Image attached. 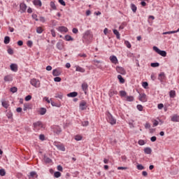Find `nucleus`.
Instances as JSON below:
<instances>
[{
	"mask_svg": "<svg viewBox=\"0 0 179 179\" xmlns=\"http://www.w3.org/2000/svg\"><path fill=\"white\" fill-rule=\"evenodd\" d=\"M107 121L110 123V125H115L117 124V120L113 117V115L110 112H107Z\"/></svg>",
	"mask_w": 179,
	"mask_h": 179,
	"instance_id": "1",
	"label": "nucleus"
},
{
	"mask_svg": "<svg viewBox=\"0 0 179 179\" xmlns=\"http://www.w3.org/2000/svg\"><path fill=\"white\" fill-rule=\"evenodd\" d=\"M34 131H40L41 128H44V125L41 122H36L33 124Z\"/></svg>",
	"mask_w": 179,
	"mask_h": 179,
	"instance_id": "2",
	"label": "nucleus"
},
{
	"mask_svg": "<svg viewBox=\"0 0 179 179\" xmlns=\"http://www.w3.org/2000/svg\"><path fill=\"white\" fill-rule=\"evenodd\" d=\"M153 50L154 51H156L157 54H159V55H162V57H166L167 55V52L166 51L161 50L156 46L153 47Z\"/></svg>",
	"mask_w": 179,
	"mask_h": 179,
	"instance_id": "3",
	"label": "nucleus"
},
{
	"mask_svg": "<svg viewBox=\"0 0 179 179\" xmlns=\"http://www.w3.org/2000/svg\"><path fill=\"white\" fill-rule=\"evenodd\" d=\"M30 83L34 87H40V80L33 78L31 80Z\"/></svg>",
	"mask_w": 179,
	"mask_h": 179,
	"instance_id": "4",
	"label": "nucleus"
},
{
	"mask_svg": "<svg viewBox=\"0 0 179 179\" xmlns=\"http://www.w3.org/2000/svg\"><path fill=\"white\" fill-rule=\"evenodd\" d=\"M86 108H87V103H86L85 101H81V102L80 103V110L83 111L86 110Z\"/></svg>",
	"mask_w": 179,
	"mask_h": 179,
	"instance_id": "5",
	"label": "nucleus"
},
{
	"mask_svg": "<svg viewBox=\"0 0 179 179\" xmlns=\"http://www.w3.org/2000/svg\"><path fill=\"white\" fill-rule=\"evenodd\" d=\"M116 71L118 73H120V75H126L127 74V71L122 67H120V66L116 67Z\"/></svg>",
	"mask_w": 179,
	"mask_h": 179,
	"instance_id": "6",
	"label": "nucleus"
},
{
	"mask_svg": "<svg viewBox=\"0 0 179 179\" xmlns=\"http://www.w3.org/2000/svg\"><path fill=\"white\" fill-rule=\"evenodd\" d=\"M82 90L84 92L85 94H87V89H89V85H87V83H83L81 85Z\"/></svg>",
	"mask_w": 179,
	"mask_h": 179,
	"instance_id": "7",
	"label": "nucleus"
},
{
	"mask_svg": "<svg viewBox=\"0 0 179 179\" xmlns=\"http://www.w3.org/2000/svg\"><path fill=\"white\" fill-rule=\"evenodd\" d=\"M139 100H140V101H142L143 103H146V101H148V98L146 97V94H140Z\"/></svg>",
	"mask_w": 179,
	"mask_h": 179,
	"instance_id": "8",
	"label": "nucleus"
},
{
	"mask_svg": "<svg viewBox=\"0 0 179 179\" xmlns=\"http://www.w3.org/2000/svg\"><path fill=\"white\" fill-rule=\"evenodd\" d=\"M171 121L173 122H179V115H173L171 117Z\"/></svg>",
	"mask_w": 179,
	"mask_h": 179,
	"instance_id": "9",
	"label": "nucleus"
},
{
	"mask_svg": "<svg viewBox=\"0 0 179 179\" xmlns=\"http://www.w3.org/2000/svg\"><path fill=\"white\" fill-rule=\"evenodd\" d=\"M10 68L13 71V72H17V64H11Z\"/></svg>",
	"mask_w": 179,
	"mask_h": 179,
	"instance_id": "10",
	"label": "nucleus"
},
{
	"mask_svg": "<svg viewBox=\"0 0 179 179\" xmlns=\"http://www.w3.org/2000/svg\"><path fill=\"white\" fill-rule=\"evenodd\" d=\"M57 30L61 33H66L68 31V28L66 27H59Z\"/></svg>",
	"mask_w": 179,
	"mask_h": 179,
	"instance_id": "11",
	"label": "nucleus"
},
{
	"mask_svg": "<svg viewBox=\"0 0 179 179\" xmlns=\"http://www.w3.org/2000/svg\"><path fill=\"white\" fill-rule=\"evenodd\" d=\"M20 8L22 12H26V9H27V6L24 3H21L20 5Z\"/></svg>",
	"mask_w": 179,
	"mask_h": 179,
	"instance_id": "12",
	"label": "nucleus"
},
{
	"mask_svg": "<svg viewBox=\"0 0 179 179\" xmlns=\"http://www.w3.org/2000/svg\"><path fill=\"white\" fill-rule=\"evenodd\" d=\"M4 80L5 82H12L13 78L10 75H8L4 77Z\"/></svg>",
	"mask_w": 179,
	"mask_h": 179,
	"instance_id": "13",
	"label": "nucleus"
},
{
	"mask_svg": "<svg viewBox=\"0 0 179 179\" xmlns=\"http://www.w3.org/2000/svg\"><path fill=\"white\" fill-rule=\"evenodd\" d=\"M34 5L35 6H42L43 3H41V0H34L33 1Z\"/></svg>",
	"mask_w": 179,
	"mask_h": 179,
	"instance_id": "14",
	"label": "nucleus"
},
{
	"mask_svg": "<svg viewBox=\"0 0 179 179\" xmlns=\"http://www.w3.org/2000/svg\"><path fill=\"white\" fill-rule=\"evenodd\" d=\"M110 59L113 64H117L118 62V59L115 56H110Z\"/></svg>",
	"mask_w": 179,
	"mask_h": 179,
	"instance_id": "15",
	"label": "nucleus"
},
{
	"mask_svg": "<svg viewBox=\"0 0 179 179\" xmlns=\"http://www.w3.org/2000/svg\"><path fill=\"white\" fill-rule=\"evenodd\" d=\"M53 76H59L61 75V71L58 69H54L52 71Z\"/></svg>",
	"mask_w": 179,
	"mask_h": 179,
	"instance_id": "16",
	"label": "nucleus"
},
{
	"mask_svg": "<svg viewBox=\"0 0 179 179\" xmlns=\"http://www.w3.org/2000/svg\"><path fill=\"white\" fill-rule=\"evenodd\" d=\"M76 71L77 72H81L82 73H84V72H85V69H83V68H82V67H80V66H77L76 67Z\"/></svg>",
	"mask_w": 179,
	"mask_h": 179,
	"instance_id": "17",
	"label": "nucleus"
},
{
	"mask_svg": "<svg viewBox=\"0 0 179 179\" xmlns=\"http://www.w3.org/2000/svg\"><path fill=\"white\" fill-rule=\"evenodd\" d=\"M158 79L159 80H161V82H163V80H164V79H166V76L164 75V73H161L159 75Z\"/></svg>",
	"mask_w": 179,
	"mask_h": 179,
	"instance_id": "18",
	"label": "nucleus"
},
{
	"mask_svg": "<svg viewBox=\"0 0 179 179\" xmlns=\"http://www.w3.org/2000/svg\"><path fill=\"white\" fill-rule=\"evenodd\" d=\"M117 92L114 90H110L108 92V95L110 96V97H113V96H114V94H117Z\"/></svg>",
	"mask_w": 179,
	"mask_h": 179,
	"instance_id": "19",
	"label": "nucleus"
},
{
	"mask_svg": "<svg viewBox=\"0 0 179 179\" xmlns=\"http://www.w3.org/2000/svg\"><path fill=\"white\" fill-rule=\"evenodd\" d=\"M144 152L145 155H150L152 153V149L150 148H145L144 149Z\"/></svg>",
	"mask_w": 179,
	"mask_h": 179,
	"instance_id": "20",
	"label": "nucleus"
},
{
	"mask_svg": "<svg viewBox=\"0 0 179 179\" xmlns=\"http://www.w3.org/2000/svg\"><path fill=\"white\" fill-rule=\"evenodd\" d=\"M131 9L134 12V13H136V10H137L138 8L136 7V6L135 4L131 3Z\"/></svg>",
	"mask_w": 179,
	"mask_h": 179,
	"instance_id": "21",
	"label": "nucleus"
},
{
	"mask_svg": "<svg viewBox=\"0 0 179 179\" xmlns=\"http://www.w3.org/2000/svg\"><path fill=\"white\" fill-rule=\"evenodd\" d=\"M76 96H78V92H71L67 94L68 97H76Z\"/></svg>",
	"mask_w": 179,
	"mask_h": 179,
	"instance_id": "22",
	"label": "nucleus"
},
{
	"mask_svg": "<svg viewBox=\"0 0 179 179\" xmlns=\"http://www.w3.org/2000/svg\"><path fill=\"white\" fill-rule=\"evenodd\" d=\"M56 147L59 150H62V152H65V147L63 145H57Z\"/></svg>",
	"mask_w": 179,
	"mask_h": 179,
	"instance_id": "23",
	"label": "nucleus"
},
{
	"mask_svg": "<svg viewBox=\"0 0 179 179\" xmlns=\"http://www.w3.org/2000/svg\"><path fill=\"white\" fill-rule=\"evenodd\" d=\"M117 79L120 80V83H125V80L124 79V78H122V75H118Z\"/></svg>",
	"mask_w": 179,
	"mask_h": 179,
	"instance_id": "24",
	"label": "nucleus"
},
{
	"mask_svg": "<svg viewBox=\"0 0 179 179\" xmlns=\"http://www.w3.org/2000/svg\"><path fill=\"white\" fill-rule=\"evenodd\" d=\"M113 34H115L118 40H120V32L118 31V30L114 29V30H113Z\"/></svg>",
	"mask_w": 179,
	"mask_h": 179,
	"instance_id": "25",
	"label": "nucleus"
},
{
	"mask_svg": "<svg viewBox=\"0 0 179 179\" xmlns=\"http://www.w3.org/2000/svg\"><path fill=\"white\" fill-rule=\"evenodd\" d=\"M50 8H51L53 10H57V6L55 5V3H54V1H51V2H50Z\"/></svg>",
	"mask_w": 179,
	"mask_h": 179,
	"instance_id": "26",
	"label": "nucleus"
},
{
	"mask_svg": "<svg viewBox=\"0 0 179 179\" xmlns=\"http://www.w3.org/2000/svg\"><path fill=\"white\" fill-rule=\"evenodd\" d=\"M10 43V37L5 36L4 38V44H9Z\"/></svg>",
	"mask_w": 179,
	"mask_h": 179,
	"instance_id": "27",
	"label": "nucleus"
},
{
	"mask_svg": "<svg viewBox=\"0 0 179 179\" xmlns=\"http://www.w3.org/2000/svg\"><path fill=\"white\" fill-rule=\"evenodd\" d=\"M169 96L171 99H174L176 97V91L174 90L170 91Z\"/></svg>",
	"mask_w": 179,
	"mask_h": 179,
	"instance_id": "28",
	"label": "nucleus"
},
{
	"mask_svg": "<svg viewBox=\"0 0 179 179\" xmlns=\"http://www.w3.org/2000/svg\"><path fill=\"white\" fill-rule=\"evenodd\" d=\"M47 113V109L45 108H41L40 110L41 115H44Z\"/></svg>",
	"mask_w": 179,
	"mask_h": 179,
	"instance_id": "29",
	"label": "nucleus"
},
{
	"mask_svg": "<svg viewBox=\"0 0 179 179\" xmlns=\"http://www.w3.org/2000/svg\"><path fill=\"white\" fill-rule=\"evenodd\" d=\"M65 40L66 41H73V38L72 36H69V35H66L65 36Z\"/></svg>",
	"mask_w": 179,
	"mask_h": 179,
	"instance_id": "30",
	"label": "nucleus"
},
{
	"mask_svg": "<svg viewBox=\"0 0 179 179\" xmlns=\"http://www.w3.org/2000/svg\"><path fill=\"white\" fill-rule=\"evenodd\" d=\"M134 98L132 96H126V101H134Z\"/></svg>",
	"mask_w": 179,
	"mask_h": 179,
	"instance_id": "31",
	"label": "nucleus"
},
{
	"mask_svg": "<svg viewBox=\"0 0 179 179\" xmlns=\"http://www.w3.org/2000/svg\"><path fill=\"white\" fill-rule=\"evenodd\" d=\"M43 31L44 30L43 29V28L41 27L36 28V33H38V34H41V33H43Z\"/></svg>",
	"mask_w": 179,
	"mask_h": 179,
	"instance_id": "32",
	"label": "nucleus"
},
{
	"mask_svg": "<svg viewBox=\"0 0 179 179\" xmlns=\"http://www.w3.org/2000/svg\"><path fill=\"white\" fill-rule=\"evenodd\" d=\"M57 48H58V50H62V48H64V46L62 45V43H61V42H58L57 43Z\"/></svg>",
	"mask_w": 179,
	"mask_h": 179,
	"instance_id": "33",
	"label": "nucleus"
},
{
	"mask_svg": "<svg viewBox=\"0 0 179 179\" xmlns=\"http://www.w3.org/2000/svg\"><path fill=\"white\" fill-rule=\"evenodd\" d=\"M54 176L55 178H59V177H61V173L59 171H56L55 172Z\"/></svg>",
	"mask_w": 179,
	"mask_h": 179,
	"instance_id": "34",
	"label": "nucleus"
},
{
	"mask_svg": "<svg viewBox=\"0 0 179 179\" xmlns=\"http://www.w3.org/2000/svg\"><path fill=\"white\" fill-rule=\"evenodd\" d=\"M6 175V172L5 171V169H0V176H1V177H3Z\"/></svg>",
	"mask_w": 179,
	"mask_h": 179,
	"instance_id": "35",
	"label": "nucleus"
},
{
	"mask_svg": "<svg viewBox=\"0 0 179 179\" xmlns=\"http://www.w3.org/2000/svg\"><path fill=\"white\" fill-rule=\"evenodd\" d=\"M124 45H126V47H127V48H131V47H132L131 45V43H129V41H124Z\"/></svg>",
	"mask_w": 179,
	"mask_h": 179,
	"instance_id": "36",
	"label": "nucleus"
},
{
	"mask_svg": "<svg viewBox=\"0 0 179 179\" xmlns=\"http://www.w3.org/2000/svg\"><path fill=\"white\" fill-rule=\"evenodd\" d=\"M45 163H51L52 162L49 157H45L43 159Z\"/></svg>",
	"mask_w": 179,
	"mask_h": 179,
	"instance_id": "37",
	"label": "nucleus"
},
{
	"mask_svg": "<svg viewBox=\"0 0 179 179\" xmlns=\"http://www.w3.org/2000/svg\"><path fill=\"white\" fill-rule=\"evenodd\" d=\"M2 106L4 107V108H8V107H9V105L6 101H2Z\"/></svg>",
	"mask_w": 179,
	"mask_h": 179,
	"instance_id": "38",
	"label": "nucleus"
},
{
	"mask_svg": "<svg viewBox=\"0 0 179 179\" xmlns=\"http://www.w3.org/2000/svg\"><path fill=\"white\" fill-rule=\"evenodd\" d=\"M55 97H56V99H60V100H62L64 95L62 93L57 94Z\"/></svg>",
	"mask_w": 179,
	"mask_h": 179,
	"instance_id": "39",
	"label": "nucleus"
},
{
	"mask_svg": "<svg viewBox=\"0 0 179 179\" xmlns=\"http://www.w3.org/2000/svg\"><path fill=\"white\" fill-rule=\"evenodd\" d=\"M10 92H11L12 93H16V92H17V87H13L10 88Z\"/></svg>",
	"mask_w": 179,
	"mask_h": 179,
	"instance_id": "40",
	"label": "nucleus"
},
{
	"mask_svg": "<svg viewBox=\"0 0 179 179\" xmlns=\"http://www.w3.org/2000/svg\"><path fill=\"white\" fill-rule=\"evenodd\" d=\"M6 116L9 120H12V118L13 117V114H12V113H10V112H8V113H7Z\"/></svg>",
	"mask_w": 179,
	"mask_h": 179,
	"instance_id": "41",
	"label": "nucleus"
},
{
	"mask_svg": "<svg viewBox=\"0 0 179 179\" xmlns=\"http://www.w3.org/2000/svg\"><path fill=\"white\" fill-rule=\"evenodd\" d=\"M138 170H145V166H143L142 164L137 165Z\"/></svg>",
	"mask_w": 179,
	"mask_h": 179,
	"instance_id": "42",
	"label": "nucleus"
},
{
	"mask_svg": "<svg viewBox=\"0 0 179 179\" xmlns=\"http://www.w3.org/2000/svg\"><path fill=\"white\" fill-rule=\"evenodd\" d=\"M120 96H122V97H125V96H127V92H125V91H120Z\"/></svg>",
	"mask_w": 179,
	"mask_h": 179,
	"instance_id": "43",
	"label": "nucleus"
},
{
	"mask_svg": "<svg viewBox=\"0 0 179 179\" xmlns=\"http://www.w3.org/2000/svg\"><path fill=\"white\" fill-rule=\"evenodd\" d=\"M54 132L58 135V134H61L62 130H61L60 128H57V129L54 130Z\"/></svg>",
	"mask_w": 179,
	"mask_h": 179,
	"instance_id": "44",
	"label": "nucleus"
},
{
	"mask_svg": "<svg viewBox=\"0 0 179 179\" xmlns=\"http://www.w3.org/2000/svg\"><path fill=\"white\" fill-rule=\"evenodd\" d=\"M78 57H80V58H86V57H87V55L85 53H80V54H78Z\"/></svg>",
	"mask_w": 179,
	"mask_h": 179,
	"instance_id": "45",
	"label": "nucleus"
},
{
	"mask_svg": "<svg viewBox=\"0 0 179 179\" xmlns=\"http://www.w3.org/2000/svg\"><path fill=\"white\" fill-rule=\"evenodd\" d=\"M7 52L10 55H13V50L12 48H9Z\"/></svg>",
	"mask_w": 179,
	"mask_h": 179,
	"instance_id": "46",
	"label": "nucleus"
},
{
	"mask_svg": "<svg viewBox=\"0 0 179 179\" xmlns=\"http://www.w3.org/2000/svg\"><path fill=\"white\" fill-rule=\"evenodd\" d=\"M27 45L31 48V47L33 46V41H28L27 43Z\"/></svg>",
	"mask_w": 179,
	"mask_h": 179,
	"instance_id": "47",
	"label": "nucleus"
},
{
	"mask_svg": "<svg viewBox=\"0 0 179 179\" xmlns=\"http://www.w3.org/2000/svg\"><path fill=\"white\" fill-rule=\"evenodd\" d=\"M160 64L159 63H151V66L152 68H157V66H159Z\"/></svg>",
	"mask_w": 179,
	"mask_h": 179,
	"instance_id": "48",
	"label": "nucleus"
},
{
	"mask_svg": "<svg viewBox=\"0 0 179 179\" xmlns=\"http://www.w3.org/2000/svg\"><path fill=\"white\" fill-rule=\"evenodd\" d=\"M137 110H138V111H143V106H142V105H137Z\"/></svg>",
	"mask_w": 179,
	"mask_h": 179,
	"instance_id": "49",
	"label": "nucleus"
},
{
	"mask_svg": "<svg viewBox=\"0 0 179 179\" xmlns=\"http://www.w3.org/2000/svg\"><path fill=\"white\" fill-rule=\"evenodd\" d=\"M148 86H149V84L148 83V82L143 83V87H144V89H148Z\"/></svg>",
	"mask_w": 179,
	"mask_h": 179,
	"instance_id": "50",
	"label": "nucleus"
},
{
	"mask_svg": "<svg viewBox=\"0 0 179 179\" xmlns=\"http://www.w3.org/2000/svg\"><path fill=\"white\" fill-rule=\"evenodd\" d=\"M76 141H82V136L77 135L75 136Z\"/></svg>",
	"mask_w": 179,
	"mask_h": 179,
	"instance_id": "51",
	"label": "nucleus"
},
{
	"mask_svg": "<svg viewBox=\"0 0 179 179\" xmlns=\"http://www.w3.org/2000/svg\"><path fill=\"white\" fill-rule=\"evenodd\" d=\"M87 125H89V121H85L82 122L83 127H87Z\"/></svg>",
	"mask_w": 179,
	"mask_h": 179,
	"instance_id": "52",
	"label": "nucleus"
},
{
	"mask_svg": "<svg viewBox=\"0 0 179 179\" xmlns=\"http://www.w3.org/2000/svg\"><path fill=\"white\" fill-rule=\"evenodd\" d=\"M59 3H60L63 6H66V3H65V1L64 0H59Z\"/></svg>",
	"mask_w": 179,
	"mask_h": 179,
	"instance_id": "53",
	"label": "nucleus"
},
{
	"mask_svg": "<svg viewBox=\"0 0 179 179\" xmlns=\"http://www.w3.org/2000/svg\"><path fill=\"white\" fill-rule=\"evenodd\" d=\"M29 100H31V95H27L25 97V101H29Z\"/></svg>",
	"mask_w": 179,
	"mask_h": 179,
	"instance_id": "54",
	"label": "nucleus"
},
{
	"mask_svg": "<svg viewBox=\"0 0 179 179\" xmlns=\"http://www.w3.org/2000/svg\"><path fill=\"white\" fill-rule=\"evenodd\" d=\"M39 139L41 141H44L45 139V136L43 134L39 135Z\"/></svg>",
	"mask_w": 179,
	"mask_h": 179,
	"instance_id": "55",
	"label": "nucleus"
},
{
	"mask_svg": "<svg viewBox=\"0 0 179 179\" xmlns=\"http://www.w3.org/2000/svg\"><path fill=\"white\" fill-rule=\"evenodd\" d=\"M39 20L42 22V23H45V17H40Z\"/></svg>",
	"mask_w": 179,
	"mask_h": 179,
	"instance_id": "56",
	"label": "nucleus"
},
{
	"mask_svg": "<svg viewBox=\"0 0 179 179\" xmlns=\"http://www.w3.org/2000/svg\"><path fill=\"white\" fill-rule=\"evenodd\" d=\"M55 82H61L62 79L60 77H56L54 78Z\"/></svg>",
	"mask_w": 179,
	"mask_h": 179,
	"instance_id": "57",
	"label": "nucleus"
},
{
	"mask_svg": "<svg viewBox=\"0 0 179 179\" xmlns=\"http://www.w3.org/2000/svg\"><path fill=\"white\" fill-rule=\"evenodd\" d=\"M138 145H141V146L145 145V141L143 140L138 141Z\"/></svg>",
	"mask_w": 179,
	"mask_h": 179,
	"instance_id": "58",
	"label": "nucleus"
},
{
	"mask_svg": "<svg viewBox=\"0 0 179 179\" xmlns=\"http://www.w3.org/2000/svg\"><path fill=\"white\" fill-rule=\"evenodd\" d=\"M128 168L127 167H124V166H119L117 168V170H127Z\"/></svg>",
	"mask_w": 179,
	"mask_h": 179,
	"instance_id": "59",
	"label": "nucleus"
},
{
	"mask_svg": "<svg viewBox=\"0 0 179 179\" xmlns=\"http://www.w3.org/2000/svg\"><path fill=\"white\" fill-rule=\"evenodd\" d=\"M157 139V138H156V136H152L150 138L151 142H156V140Z\"/></svg>",
	"mask_w": 179,
	"mask_h": 179,
	"instance_id": "60",
	"label": "nucleus"
},
{
	"mask_svg": "<svg viewBox=\"0 0 179 179\" xmlns=\"http://www.w3.org/2000/svg\"><path fill=\"white\" fill-rule=\"evenodd\" d=\"M34 176H37V173L34 171L30 173V177H34Z\"/></svg>",
	"mask_w": 179,
	"mask_h": 179,
	"instance_id": "61",
	"label": "nucleus"
},
{
	"mask_svg": "<svg viewBox=\"0 0 179 179\" xmlns=\"http://www.w3.org/2000/svg\"><path fill=\"white\" fill-rule=\"evenodd\" d=\"M163 107H164V105H163V103L158 104L159 110H162V108H163Z\"/></svg>",
	"mask_w": 179,
	"mask_h": 179,
	"instance_id": "62",
	"label": "nucleus"
},
{
	"mask_svg": "<svg viewBox=\"0 0 179 179\" xmlns=\"http://www.w3.org/2000/svg\"><path fill=\"white\" fill-rule=\"evenodd\" d=\"M51 34H52V37H55V36H56L55 30L52 29L51 30Z\"/></svg>",
	"mask_w": 179,
	"mask_h": 179,
	"instance_id": "63",
	"label": "nucleus"
},
{
	"mask_svg": "<svg viewBox=\"0 0 179 179\" xmlns=\"http://www.w3.org/2000/svg\"><path fill=\"white\" fill-rule=\"evenodd\" d=\"M145 128L146 129H149V128H150V124L146 123L145 125Z\"/></svg>",
	"mask_w": 179,
	"mask_h": 179,
	"instance_id": "64",
	"label": "nucleus"
}]
</instances>
